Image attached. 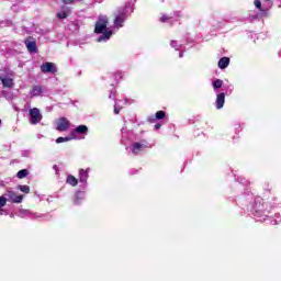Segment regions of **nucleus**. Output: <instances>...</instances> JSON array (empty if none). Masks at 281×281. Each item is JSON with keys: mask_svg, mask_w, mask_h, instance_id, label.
Segmentation results:
<instances>
[{"mask_svg": "<svg viewBox=\"0 0 281 281\" xmlns=\"http://www.w3.org/2000/svg\"><path fill=\"white\" fill-rule=\"evenodd\" d=\"M117 77H119V78H122V72H117Z\"/></svg>", "mask_w": 281, "mask_h": 281, "instance_id": "4c0bfd02", "label": "nucleus"}, {"mask_svg": "<svg viewBox=\"0 0 281 281\" xmlns=\"http://www.w3.org/2000/svg\"><path fill=\"white\" fill-rule=\"evenodd\" d=\"M254 3L257 10H260L261 12H266L265 8L262 9V2L260 0H255Z\"/></svg>", "mask_w": 281, "mask_h": 281, "instance_id": "a878e982", "label": "nucleus"}, {"mask_svg": "<svg viewBox=\"0 0 281 281\" xmlns=\"http://www.w3.org/2000/svg\"><path fill=\"white\" fill-rule=\"evenodd\" d=\"M27 175H30V172L27 171V169H22L16 173L18 179H25V177H27Z\"/></svg>", "mask_w": 281, "mask_h": 281, "instance_id": "5701e85b", "label": "nucleus"}, {"mask_svg": "<svg viewBox=\"0 0 281 281\" xmlns=\"http://www.w3.org/2000/svg\"><path fill=\"white\" fill-rule=\"evenodd\" d=\"M1 82L3 87H7L8 89H12V87H14V81L10 77L1 78Z\"/></svg>", "mask_w": 281, "mask_h": 281, "instance_id": "a211bd4d", "label": "nucleus"}, {"mask_svg": "<svg viewBox=\"0 0 281 281\" xmlns=\"http://www.w3.org/2000/svg\"><path fill=\"white\" fill-rule=\"evenodd\" d=\"M82 201H85V192L77 191V193L75 194L74 204L80 205Z\"/></svg>", "mask_w": 281, "mask_h": 281, "instance_id": "2eb2a0df", "label": "nucleus"}, {"mask_svg": "<svg viewBox=\"0 0 281 281\" xmlns=\"http://www.w3.org/2000/svg\"><path fill=\"white\" fill-rule=\"evenodd\" d=\"M4 196H8L12 203H23V195L16 194L13 190H7Z\"/></svg>", "mask_w": 281, "mask_h": 281, "instance_id": "1a4fd4ad", "label": "nucleus"}, {"mask_svg": "<svg viewBox=\"0 0 281 281\" xmlns=\"http://www.w3.org/2000/svg\"><path fill=\"white\" fill-rule=\"evenodd\" d=\"M263 10H271V5H273V0H263Z\"/></svg>", "mask_w": 281, "mask_h": 281, "instance_id": "b1692460", "label": "nucleus"}, {"mask_svg": "<svg viewBox=\"0 0 281 281\" xmlns=\"http://www.w3.org/2000/svg\"><path fill=\"white\" fill-rule=\"evenodd\" d=\"M24 43L29 52L31 53L36 52V41L29 38V40H25Z\"/></svg>", "mask_w": 281, "mask_h": 281, "instance_id": "4468645a", "label": "nucleus"}, {"mask_svg": "<svg viewBox=\"0 0 281 281\" xmlns=\"http://www.w3.org/2000/svg\"><path fill=\"white\" fill-rule=\"evenodd\" d=\"M146 148H150V145L148 144V142L140 140V142L133 143L130 147V150L134 155H139V153H142V150H146Z\"/></svg>", "mask_w": 281, "mask_h": 281, "instance_id": "20e7f679", "label": "nucleus"}, {"mask_svg": "<svg viewBox=\"0 0 281 281\" xmlns=\"http://www.w3.org/2000/svg\"><path fill=\"white\" fill-rule=\"evenodd\" d=\"M217 65L220 69H227L229 67V57H222Z\"/></svg>", "mask_w": 281, "mask_h": 281, "instance_id": "f3484780", "label": "nucleus"}, {"mask_svg": "<svg viewBox=\"0 0 281 281\" xmlns=\"http://www.w3.org/2000/svg\"><path fill=\"white\" fill-rule=\"evenodd\" d=\"M120 111H122V106L120 105V103L115 102L114 103V114L119 115Z\"/></svg>", "mask_w": 281, "mask_h": 281, "instance_id": "cd10ccee", "label": "nucleus"}, {"mask_svg": "<svg viewBox=\"0 0 281 281\" xmlns=\"http://www.w3.org/2000/svg\"><path fill=\"white\" fill-rule=\"evenodd\" d=\"M106 25H109V18H106V15L99 16L94 26V32L95 34L101 35L97 38V43H106V41L113 36V31L109 30Z\"/></svg>", "mask_w": 281, "mask_h": 281, "instance_id": "f03ea898", "label": "nucleus"}, {"mask_svg": "<svg viewBox=\"0 0 281 281\" xmlns=\"http://www.w3.org/2000/svg\"><path fill=\"white\" fill-rule=\"evenodd\" d=\"M71 126V122L67 120V117L61 116L56 121V131H59V133H65V131H69V127Z\"/></svg>", "mask_w": 281, "mask_h": 281, "instance_id": "0eeeda50", "label": "nucleus"}, {"mask_svg": "<svg viewBox=\"0 0 281 281\" xmlns=\"http://www.w3.org/2000/svg\"><path fill=\"white\" fill-rule=\"evenodd\" d=\"M71 14V10L67 7H61V11L57 13L58 19H67Z\"/></svg>", "mask_w": 281, "mask_h": 281, "instance_id": "dca6fc26", "label": "nucleus"}, {"mask_svg": "<svg viewBox=\"0 0 281 281\" xmlns=\"http://www.w3.org/2000/svg\"><path fill=\"white\" fill-rule=\"evenodd\" d=\"M71 139H76V137H74L72 135L67 136V137H58L56 139V144H63L65 142H71Z\"/></svg>", "mask_w": 281, "mask_h": 281, "instance_id": "aec40b11", "label": "nucleus"}, {"mask_svg": "<svg viewBox=\"0 0 281 281\" xmlns=\"http://www.w3.org/2000/svg\"><path fill=\"white\" fill-rule=\"evenodd\" d=\"M128 10H131V4H126L117 9V11L114 13V27H124V22L131 15V12Z\"/></svg>", "mask_w": 281, "mask_h": 281, "instance_id": "7ed1b4c3", "label": "nucleus"}, {"mask_svg": "<svg viewBox=\"0 0 281 281\" xmlns=\"http://www.w3.org/2000/svg\"><path fill=\"white\" fill-rule=\"evenodd\" d=\"M47 93V88L43 86H33L30 95L31 98H38L40 95H45Z\"/></svg>", "mask_w": 281, "mask_h": 281, "instance_id": "6e6552de", "label": "nucleus"}, {"mask_svg": "<svg viewBox=\"0 0 281 281\" xmlns=\"http://www.w3.org/2000/svg\"><path fill=\"white\" fill-rule=\"evenodd\" d=\"M66 183H68V186H72V188H76V186H78V179H76V177L72 175H69L66 179Z\"/></svg>", "mask_w": 281, "mask_h": 281, "instance_id": "6ab92c4d", "label": "nucleus"}, {"mask_svg": "<svg viewBox=\"0 0 281 281\" xmlns=\"http://www.w3.org/2000/svg\"><path fill=\"white\" fill-rule=\"evenodd\" d=\"M3 214H8L3 209H0V216H3Z\"/></svg>", "mask_w": 281, "mask_h": 281, "instance_id": "72a5a7b5", "label": "nucleus"}, {"mask_svg": "<svg viewBox=\"0 0 281 281\" xmlns=\"http://www.w3.org/2000/svg\"><path fill=\"white\" fill-rule=\"evenodd\" d=\"M225 105V94L224 92H221L217 94L216 100H215V106L216 109L221 110Z\"/></svg>", "mask_w": 281, "mask_h": 281, "instance_id": "ddd939ff", "label": "nucleus"}, {"mask_svg": "<svg viewBox=\"0 0 281 281\" xmlns=\"http://www.w3.org/2000/svg\"><path fill=\"white\" fill-rule=\"evenodd\" d=\"M16 215L20 218H31L32 221L36 220V218H43L44 215H38V213H34L30 210H25V209H20L16 213Z\"/></svg>", "mask_w": 281, "mask_h": 281, "instance_id": "39448f33", "label": "nucleus"}, {"mask_svg": "<svg viewBox=\"0 0 281 281\" xmlns=\"http://www.w3.org/2000/svg\"><path fill=\"white\" fill-rule=\"evenodd\" d=\"M30 113V124H41V121L43 120V114H41V110L38 108H33L29 111Z\"/></svg>", "mask_w": 281, "mask_h": 281, "instance_id": "423d86ee", "label": "nucleus"}, {"mask_svg": "<svg viewBox=\"0 0 281 281\" xmlns=\"http://www.w3.org/2000/svg\"><path fill=\"white\" fill-rule=\"evenodd\" d=\"M228 89H231V91L234 89V86H228Z\"/></svg>", "mask_w": 281, "mask_h": 281, "instance_id": "58836bf2", "label": "nucleus"}, {"mask_svg": "<svg viewBox=\"0 0 281 281\" xmlns=\"http://www.w3.org/2000/svg\"><path fill=\"white\" fill-rule=\"evenodd\" d=\"M278 8H281V1L279 2Z\"/></svg>", "mask_w": 281, "mask_h": 281, "instance_id": "ea45409f", "label": "nucleus"}, {"mask_svg": "<svg viewBox=\"0 0 281 281\" xmlns=\"http://www.w3.org/2000/svg\"><path fill=\"white\" fill-rule=\"evenodd\" d=\"M87 179H89V168L79 170V181L82 183L81 188L85 190L87 188Z\"/></svg>", "mask_w": 281, "mask_h": 281, "instance_id": "9b49d317", "label": "nucleus"}, {"mask_svg": "<svg viewBox=\"0 0 281 281\" xmlns=\"http://www.w3.org/2000/svg\"><path fill=\"white\" fill-rule=\"evenodd\" d=\"M267 203H265L262 201V199H257L255 201V204L252 206V214L256 218V221H259L260 223H262L263 221H269L271 223V225H279L280 223V214L276 213L274 214V220H271V217H269V210L267 209Z\"/></svg>", "mask_w": 281, "mask_h": 281, "instance_id": "f257e3e1", "label": "nucleus"}, {"mask_svg": "<svg viewBox=\"0 0 281 281\" xmlns=\"http://www.w3.org/2000/svg\"><path fill=\"white\" fill-rule=\"evenodd\" d=\"M0 126H1V120H0Z\"/></svg>", "mask_w": 281, "mask_h": 281, "instance_id": "79ce46f5", "label": "nucleus"}, {"mask_svg": "<svg viewBox=\"0 0 281 281\" xmlns=\"http://www.w3.org/2000/svg\"><path fill=\"white\" fill-rule=\"evenodd\" d=\"M121 131H122V133H124V128H122Z\"/></svg>", "mask_w": 281, "mask_h": 281, "instance_id": "a19ab883", "label": "nucleus"}, {"mask_svg": "<svg viewBox=\"0 0 281 281\" xmlns=\"http://www.w3.org/2000/svg\"><path fill=\"white\" fill-rule=\"evenodd\" d=\"M76 133L79 135H87L89 133V127H87V125H79L71 132L70 135L76 138Z\"/></svg>", "mask_w": 281, "mask_h": 281, "instance_id": "f8f14e48", "label": "nucleus"}, {"mask_svg": "<svg viewBox=\"0 0 281 281\" xmlns=\"http://www.w3.org/2000/svg\"><path fill=\"white\" fill-rule=\"evenodd\" d=\"M5 203H8V199L0 196V209L5 207Z\"/></svg>", "mask_w": 281, "mask_h": 281, "instance_id": "c756f323", "label": "nucleus"}, {"mask_svg": "<svg viewBox=\"0 0 281 281\" xmlns=\"http://www.w3.org/2000/svg\"><path fill=\"white\" fill-rule=\"evenodd\" d=\"M109 99H110V100H115V91H114V90H112V91L110 92Z\"/></svg>", "mask_w": 281, "mask_h": 281, "instance_id": "2f4dec72", "label": "nucleus"}, {"mask_svg": "<svg viewBox=\"0 0 281 281\" xmlns=\"http://www.w3.org/2000/svg\"><path fill=\"white\" fill-rule=\"evenodd\" d=\"M4 98H7V100H11L10 95L5 94V92H3Z\"/></svg>", "mask_w": 281, "mask_h": 281, "instance_id": "c9c22d12", "label": "nucleus"}, {"mask_svg": "<svg viewBox=\"0 0 281 281\" xmlns=\"http://www.w3.org/2000/svg\"><path fill=\"white\" fill-rule=\"evenodd\" d=\"M179 58H183V52L179 53Z\"/></svg>", "mask_w": 281, "mask_h": 281, "instance_id": "e433bc0d", "label": "nucleus"}, {"mask_svg": "<svg viewBox=\"0 0 281 281\" xmlns=\"http://www.w3.org/2000/svg\"><path fill=\"white\" fill-rule=\"evenodd\" d=\"M170 46L173 47L177 50H179V49H181V47H183V45H181V44L179 45L177 43V41H171Z\"/></svg>", "mask_w": 281, "mask_h": 281, "instance_id": "bb28decb", "label": "nucleus"}, {"mask_svg": "<svg viewBox=\"0 0 281 281\" xmlns=\"http://www.w3.org/2000/svg\"><path fill=\"white\" fill-rule=\"evenodd\" d=\"M53 169L55 170L56 175H58V166L55 165V166L53 167Z\"/></svg>", "mask_w": 281, "mask_h": 281, "instance_id": "f704fd0d", "label": "nucleus"}, {"mask_svg": "<svg viewBox=\"0 0 281 281\" xmlns=\"http://www.w3.org/2000/svg\"><path fill=\"white\" fill-rule=\"evenodd\" d=\"M212 86H213L214 91H216V89H221V87H223V80H221V79H215V80L212 82Z\"/></svg>", "mask_w": 281, "mask_h": 281, "instance_id": "4be33fe9", "label": "nucleus"}, {"mask_svg": "<svg viewBox=\"0 0 281 281\" xmlns=\"http://www.w3.org/2000/svg\"><path fill=\"white\" fill-rule=\"evenodd\" d=\"M164 117H166V112L164 111L156 112V120H164Z\"/></svg>", "mask_w": 281, "mask_h": 281, "instance_id": "c85d7f7f", "label": "nucleus"}, {"mask_svg": "<svg viewBox=\"0 0 281 281\" xmlns=\"http://www.w3.org/2000/svg\"><path fill=\"white\" fill-rule=\"evenodd\" d=\"M42 74H56V64L46 61L41 66Z\"/></svg>", "mask_w": 281, "mask_h": 281, "instance_id": "9d476101", "label": "nucleus"}, {"mask_svg": "<svg viewBox=\"0 0 281 281\" xmlns=\"http://www.w3.org/2000/svg\"><path fill=\"white\" fill-rule=\"evenodd\" d=\"M159 128H161V124H160V123H157V124L155 125V131H159Z\"/></svg>", "mask_w": 281, "mask_h": 281, "instance_id": "473e14b6", "label": "nucleus"}, {"mask_svg": "<svg viewBox=\"0 0 281 281\" xmlns=\"http://www.w3.org/2000/svg\"><path fill=\"white\" fill-rule=\"evenodd\" d=\"M65 5H71L72 3H76V0H63Z\"/></svg>", "mask_w": 281, "mask_h": 281, "instance_id": "7c9ffc66", "label": "nucleus"}, {"mask_svg": "<svg viewBox=\"0 0 281 281\" xmlns=\"http://www.w3.org/2000/svg\"><path fill=\"white\" fill-rule=\"evenodd\" d=\"M18 190H20L21 192H24V194H30V187L29 186L20 184V186H18Z\"/></svg>", "mask_w": 281, "mask_h": 281, "instance_id": "393cba45", "label": "nucleus"}, {"mask_svg": "<svg viewBox=\"0 0 281 281\" xmlns=\"http://www.w3.org/2000/svg\"><path fill=\"white\" fill-rule=\"evenodd\" d=\"M161 23H169L170 25H172L175 23V20L172 19V16H168V15H162L160 18Z\"/></svg>", "mask_w": 281, "mask_h": 281, "instance_id": "412c9836", "label": "nucleus"}]
</instances>
